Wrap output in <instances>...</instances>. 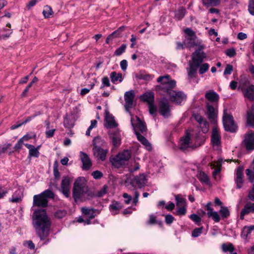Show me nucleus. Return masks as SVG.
<instances>
[{
	"mask_svg": "<svg viewBox=\"0 0 254 254\" xmlns=\"http://www.w3.org/2000/svg\"><path fill=\"white\" fill-rule=\"evenodd\" d=\"M33 225L36 234L41 240L49 235L51 222L45 209L36 210L32 216Z\"/></svg>",
	"mask_w": 254,
	"mask_h": 254,
	"instance_id": "f257e3e1",
	"label": "nucleus"
},
{
	"mask_svg": "<svg viewBox=\"0 0 254 254\" xmlns=\"http://www.w3.org/2000/svg\"><path fill=\"white\" fill-rule=\"evenodd\" d=\"M72 196L74 200L84 201L94 197L95 194L89 190L86 184V180L84 177H78L74 182Z\"/></svg>",
	"mask_w": 254,
	"mask_h": 254,
	"instance_id": "f03ea898",
	"label": "nucleus"
},
{
	"mask_svg": "<svg viewBox=\"0 0 254 254\" xmlns=\"http://www.w3.org/2000/svg\"><path fill=\"white\" fill-rule=\"evenodd\" d=\"M157 82H160L161 84L156 86V90L163 91L165 93L168 90L174 89L176 84V81L171 79L170 76L169 75L159 77L157 78Z\"/></svg>",
	"mask_w": 254,
	"mask_h": 254,
	"instance_id": "7ed1b4c3",
	"label": "nucleus"
},
{
	"mask_svg": "<svg viewBox=\"0 0 254 254\" xmlns=\"http://www.w3.org/2000/svg\"><path fill=\"white\" fill-rule=\"evenodd\" d=\"M130 157V151L127 150L119 153L111 161L113 165L117 168H120L121 166L124 165L126 162L128 161Z\"/></svg>",
	"mask_w": 254,
	"mask_h": 254,
	"instance_id": "20e7f679",
	"label": "nucleus"
},
{
	"mask_svg": "<svg viewBox=\"0 0 254 254\" xmlns=\"http://www.w3.org/2000/svg\"><path fill=\"white\" fill-rule=\"evenodd\" d=\"M223 123L224 128L226 131L234 132L237 128V125L234 122L233 116L228 114L226 110L224 111Z\"/></svg>",
	"mask_w": 254,
	"mask_h": 254,
	"instance_id": "39448f33",
	"label": "nucleus"
},
{
	"mask_svg": "<svg viewBox=\"0 0 254 254\" xmlns=\"http://www.w3.org/2000/svg\"><path fill=\"white\" fill-rule=\"evenodd\" d=\"M238 89L241 90L245 98L252 101L254 100V85L249 84V83L245 82H241L238 87Z\"/></svg>",
	"mask_w": 254,
	"mask_h": 254,
	"instance_id": "423d86ee",
	"label": "nucleus"
},
{
	"mask_svg": "<svg viewBox=\"0 0 254 254\" xmlns=\"http://www.w3.org/2000/svg\"><path fill=\"white\" fill-rule=\"evenodd\" d=\"M165 93L169 96L170 100L176 104L181 103L186 98V96L183 92L174 90L173 89L168 90Z\"/></svg>",
	"mask_w": 254,
	"mask_h": 254,
	"instance_id": "0eeeda50",
	"label": "nucleus"
},
{
	"mask_svg": "<svg viewBox=\"0 0 254 254\" xmlns=\"http://www.w3.org/2000/svg\"><path fill=\"white\" fill-rule=\"evenodd\" d=\"M159 112L165 118H169L171 115V106L165 98H163L159 102Z\"/></svg>",
	"mask_w": 254,
	"mask_h": 254,
	"instance_id": "6e6552de",
	"label": "nucleus"
},
{
	"mask_svg": "<svg viewBox=\"0 0 254 254\" xmlns=\"http://www.w3.org/2000/svg\"><path fill=\"white\" fill-rule=\"evenodd\" d=\"M135 120L134 118L131 119V123L135 134L136 135V133H139V131L144 133L147 130L145 123L142 122L139 117L135 116Z\"/></svg>",
	"mask_w": 254,
	"mask_h": 254,
	"instance_id": "1a4fd4ad",
	"label": "nucleus"
},
{
	"mask_svg": "<svg viewBox=\"0 0 254 254\" xmlns=\"http://www.w3.org/2000/svg\"><path fill=\"white\" fill-rule=\"evenodd\" d=\"M192 62L191 63L200 66L203 61V59L206 57L205 54L202 51V46H200L198 49L195 51L191 56Z\"/></svg>",
	"mask_w": 254,
	"mask_h": 254,
	"instance_id": "9d476101",
	"label": "nucleus"
},
{
	"mask_svg": "<svg viewBox=\"0 0 254 254\" xmlns=\"http://www.w3.org/2000/svg\"><path fill=\"white\" fill-rule=\"evenodd\" d=\"M147 183L146 176L144 174H140L139 175L135 176L131 180V184L132 186L137 187L141 189L144 187Z\"/></svg>",
	"mask_w": 254,
	"mask_h": 254,
	"instance_id": "9b49d317",
	"label": "nucleus"
},
{
	"mask_svg": "<svg viewBox=\"0 0 254 254\" xmlns=\"http://www.w3.org/2000/svg\"><path fill=\"white\" fill-rule=\"evenodd\" d=\"M245 147L248 150L254 149V131H249L245 135L243 142Z\"/></svg>",
	"mask_w": 254,
	"mask_h": 254,
	"instance_id": "f8f14e48",
	"label": "nucleus"
},
{
	"mask_svg": "<svg viewBox=\"0 0 254 254\" xmlns=\"http://www.w3.org/2000/svg\"><path fill=\"white\" fill-rule=\"evenodd\" d=\"M244 168L242 166H239L237 168L236 175L234 178L236 188L240 189L242 188L244 182V176L243 174Z\"/></svg>",
	"mask_w": 254,
	"mask_h": 254,
	"instance_id": "ddd939ff",
	"label": "nucleus"
},
{
	"mask_svg": "<svg viewBox=\"0 0 254 254\" xmlns=\"http://www.w3.org/2000/svg\"><path fill=\"white\" fill-rule=\"evenodd\" d=\"M71 181L68 176H64L61 183V191L66 197H68L70 194Z\"/></svg>",
	"mask_w": 254,
	"mask_h": 254,
	"instance_id": "4468645a",
	"label": "nucleus"
},
{
	"mask_svg": "<svg viewBox=\"0 0 254 254\" xmlns=\"http://www.w3.org/2000/svg\"><path fill=\"white\" fill-rule=\"evenodd\" d=\"M48 200L45 198L41 194H36L33 196V206L46 207L48 206Z\"/></svg>",
	"mask_w": 254,
	"mask_h": 254,
	"instance_id": "2eb2a0df",
	"label": "nucleus"
},
{
	"mask_svg": "<svg viewBox=\"0 0 254 254\" xmlns=\"http://www.w3.org/2000/svg\"><path fill=\"white\" fill-rule=\"evenodd\" d=\"M206 108L208 118L212 122H214L217 114V107L213 106L210 103H207Z\"/></svg>",
	"mask_w": 254,
	"mask_h": 254,
	"instance_id": "dca6fc26",
	"label": "nucleus"
},
{
	"mask_svg": "<svg viewBox=\"0 0 254 254\" xmlns=\"http://www.w3.org/2000/svg\"><path fill=\"white\" fill-rule=\"evenodd\" d=\"M134 96V92L132 90L125 92L124 98L126 103L125 106L126 110H128L132 107Z\"/></svg>",
	"mask_w": 254,
	"mask_h": 254,
	"instance_id": "f3484780",
	"label": "nucleus"
},
{
	"mask_svg": "<svg viewBox=\"0 0 254 254\" xmlns=\"http://www.w3.org/2000/svg\"><path fill=\"white\" fill-rule=\"evenodd\" d=\"M109 138L113 145L116 147L121 144V134L118 130H110L109 132Z\"/></svg>",
	"mask_w": 254,
	"mask_h": 254,
	"instance_id": "a211bd4d",
	"label": "nucleus"
},
{
	"mask_svg": "<svg viewBox=\"0 0 254 254\" xmlns=\"http://www.w3.org/2000/svg\"><path fill=\"white\" fill-rule=\"evenodd\" d=\"M212 205L211 202H208L206 204L205 207L207 210L206 214L209 218H212L215 222H218L220 220V216L217 212L213 211V209L211 207Z\"/></svg>",
	"mask_w": 254,
	"mask_h": 254,
	"instance_id": "6ab92c4d",
	"label": "nucleus"
},
{
	"mask_svg": "<svg viewBox=\"0 0 254 254\" xmlns=\"http://www.w3.org/2000/svg\"><path fill=\"white\" fill-rule=\"evenodd\" d=\"M93 154L95 157L99 160L104 161L106 159L107 154L108 152L107 148H93Z\"/></svg>",
	"mask_w": 254,
	"mask_h": 254,
	"instance_id": "aec40b11",
	"label": "nucleus"
},
{
	"mask_svg": "<svg viewBox=\"0 0 254 254\" xmlns=\"http://www.w3.org/2000/svg\"><path fill=\"white\" fill-rule=\"evenodd\" d=\"M80 159L82 163V169L84 170H88L92 166V162L88 155L84 153L80 152Z\"/></svg>",
	"mask_w": 254,
	"mask_h": 254,
	"instance_id": "412c9836",
	"label": "nucleus"
},
{
	"mask_svg": "<svg viewBox=\"0 0 254 254\" xmlns=\"http://www.w3.org/2000/svg\"><path fill=\"white\" fill-rule=\"evenodd\" d=\"M211 143L213 147H218L221 144V137L217 128H214L211 135Z\"/></svg>",
	"mask_w": 254,
	"mask_h": 254,
	"instance_id": "4be33fe9",
	"label": "nucleus"
},
{
	"mask_svg": "<svg viewBox=\"0 0 254 254\" xmlns=\"http://www.w3.org/2000/svg\"><path fill=\"white\" fill-rule=\"evenodd\" d=\"M250 213H254V203L249 202L245 204L240 214V218L244 219V216Z\"/></svg>",
	"mask_w": 254,
	"mask_h": 254,
	"instance_id": "5701e85b",
	"label": "nucleus"
},
{
	"mask_svg": "<svg viewBox=\"0 0 254 254\" xmlns=\"http://www.w3.org/2000/svg\"><path fill=\"white\" fill-rule=\"evenodd\" d=\"M205 98L211 103H217L219 99V95L213 90H210L206 92Z\"/></svg>",
	"mask_w": 254,
	"mask_h": 254,
	"instance_id": "b1692460",
	"label": "nucleus"
},
{
	"mask_svg": "<svg viewBox=\"0 0 254 254\" xmlns=\"http://www.w3.org/2000/svg\"><path fill=\"white\" fill-rule=\"evenodd\" d=\"M190 134L187 133L186 135L182 137L180 142V149L183 151L186 150L190 147Z\"/></svg>",
	"mask_w": 254,
	"mask_h": 254,
	"instance_id": "393cba45",
	"label": "nucleus"
},
{
	"mask_svg": "<svg viewBox=\"0 0 254 254\" xmlns=\"http://www.w3.org/2000/svg\"><path fill=\"white\" fill-rule=\"evenodd\" d=\"M140 99L149 104L154 102V94L152 92H146L141 95Z\"/></svg>",
	"mask_w": 254,
	"mask_h": 254,
	"instance_id": "a878e982",
	"label": "nucleus"
},
{
	"mask_svg": "<svg viewBox=\"0 0 254 254\" xmlns=\"http://www.w3.org/2000/svg\"><path fill=\"white\" fill-rule=\"evenodd\" d=\"M106 127L109 128H112L117 126V124L116 123L114 117L110 114H107L106 116Z\"/></svg>",
	"mask_w": 254,
	"mask_h": 254,
	"instance_id": "bb28decb",
	"label": "nucleus"
},
{
	"mask_svg": "<svg viewBox=\"0 0 254 254\" xmlns=\"http://www.w3.org/2000/svg\"><path fill=\"white\" fill-rule=\"evenodd\" d=\"M24 145L29 150V155L30 156H33L35 157H38L39 156V147L36 148L34 146L27 143L25 144Z\"/></svg>",
	"mask_w": 254,
	"mask_h": 254,
	"instance_id": "cd10ccee",
	"label": "nucleus"
},
{
	"mask_svg": "<svg viewBox=\"0 0 254 254\" xmlns=\"http://www.w3.org/2000/svg\"><path fill=\"white\" fill-rule=\"evenodd\" d=\"M110 75L112 82L114 84L118 82H121L123 80L122 73H117L116 72L113 71L110 73Z\"/></svg>",
	"mask_w": 254,
	"mask_h": 254,
	"instance_id": "c85d7f7f",
	"label": "nucleus"
},
{
	"mask_svg": "<svg viewBox=\"0 0 254 254\" xmlns=\"http://www.w3.org/2000/svg\"><path fill=\"white\" fill-rule=\"evenodd\" d=\"M106 142L100 137H96L93 141V148H100L105 147L106 145Z\"/></svg>",
	"mask_w": 254,
	"mask_h": 254,
	"instance_id": "c756f323",
	"label": "nucleus"
},
{
	"mask_svg": "<svg viewBox=\"0 0 254 254\" xmlns=\"http://www.w3.org/2000/svg\"><path fill=\"white\" fill-rule=\"evenodd\" d=\"M198 67H199V66H197L196 65L190 62L189 67L188 69V76L190 78H191L195 76Z\"/></svg>",
	"mask_w": 254,
	"mask_h": 254,
	"instance_id": "7c9ffc66",
	"label": "nucleus"
},
{
	"mask_svg": "<svg viewBox=\"0 0 254 254\" xmlns=\"http://www.w3.org/2000/svg\"><path fill=\"white\" fill-rule=\"evenodd\" d=\"M196 37H185L184 43L187 48L193 47L196 45Z\"/></svg>",
	"mask_w": 254,
	"mask_h": 254,
	"instance_id": "2f4dec72",
	"label": "nucleus"
},
{
	"mask_svg": "<svg viewBox=\"0 0 254 254\" xmlns=\"http://www.w3.org/2000/svg\"><path fill=\"white\" fill-rule=\"evenodd\" d=\"M247 123L252 127H254V104L252 105L251 110L247 113Z\"/></svg>",
	"mask_w": 254,
	"mask_h": 254,
	"instance_id": "473e14b6",
	"label": "nucleus"
},
{
	"mask_svg": "<svg viewBox=\"0 0 254 254\" xmlns=\"http://www.w3.org/2000/svg\"><path fill=\"white\" fill-rule=\"evenodd\" d=\"M122 208L120 203L117 201H113L110 205L109 208L113 215H115L118 213V211Z\"/></svg>",
	"mask_w": 254,
	"mask_h": 254,
	"instance_id": "72a5a7b5",
	"label": "nucleus"
},
{
	"mask_svg": "<svg viewBox=\"0 0 254 254\" xmlns=\"http://www.w3.org/2000/svg\"><path fill=\"white\" fill-rule=\"evenodd\" d=\"M23 194L20 190H17L12 195V197L9 199L11 202L18 203L22 201Z\"/></svg>",
	"mask_w": 254,
	"mask_h": 254,
	"instance_id": "f704fd0d",
	"label": "nucleus"
},
{
	"mask_svg": "<svg viewBox=\"0 0 254 254\" xmlns=\"http://www.w3.org/2000/svg\"><path fill=\"white\" fill-rule=\"evenodd\" d=\"M95 209L92 208H88L85 207L81 208L82 213L83 214L88 216L90 219H92L95 217Z\"/></svg>",
	"mask_w": 254,
	"mask_h": 254,
	"instance_id": "c9c22d12",
	"label": "nucleus"
},
{
	"mask_svg": "<svg viewBox=\"0 0 254 254\" xmlns=\"http://www.w3.org/2000/svg\"><path fill=\"white\" fill-rule=\"evenodd\" d=\"M136 137L137 139L146 147L147 150H150L151 149V145L145 137L140 133H136Z\"/></svg>",
	"mask_w": 254,
	"mask_h": 254,
	"instance_id": "e433bc0d",
	"label": "nucleus"
},
{
	"mask_svg": "<svg viewBox=\"0 0 254 254\" xmlns=\"http://www.w3.org/2000/svg\"><path fill=\"white\" fill-rule=\"evenodd\" d=\"M254 230V225L250 226H245L241 233V236L247 239L249 236L251 234L253 231Z\"/></svg>",
	"mask_w": 254,
	"mask_h": 254,
	"instance_id": "4c0bfd02",
	"label": "nucleus"
},
{
	"mask_svg": "<svg viewBox=\"0 0 254 254\" xmlns=\"http://www.w3.org/2000/svg\"><path fill=\"white\" fill-rule=\"evenodd\" d=\"M198 178L199 180V181L203 183H204L208 185H209L210 184V182L209 177L203 172H201L199 173L198 176Z\"/></svg>",
	"mask_w": 254,
	"mask_h": 254,
	"instance_id": "58836bf2",
	"label": "nucleus"
},
{
	"mask_svg": "<svg viewBox=\"0 0 254 254\" xmlns=\"http://www.w3.org/2000/svg\"><path fill=\"white\" fill-rule=\"evenodd\" d=\"M42 13L46 18L51 17L54 13L51 7L48 5L44 6Z\"/></svg>",
	"mask_w": 254,
	"mask_h": 254,
	"instance_id": "ea45409f",
	"label": "nucleus"
},
{
	"mask_svg": "<svg viewBox=\"0 0 254 254\" xmlns=\"http://www.w3.org/2000/svg\"><path fill=\"white\" fill-rule=\"evenodd\" d=\"M186 12V9L181 7L175 11V17L179 20H181L184 17Z\"/></svg>",
	"mask_w": 254,
	"mask_h": 254,
	"instance_id": "a19ab883",
	"label": "nucleus"
},
{
	"mask_svg": "<svg viewBox=\"0 0 254 254\" xmlns=\"http://www.w3.org/2000/svg\"><path fill=\"white\" fill-rule=\"evenodd\" d=\"M204 5L209 7L210 6H216L220 3L221 0H202Z\"/></svg>",
	"mask_w": 254,
	"mask_h": 254,
	"instance_id": "79ce46f5",
	"label": "nucleus"
},
{
	"mask_svg": "<svg viewBox=\"0 0 254 254\" xmlns=\"http://www.w3.org/2000/svg\"><path fill=\"white\" fill-rule=\"evenodd\" d=\"M219 212L223 218H226L230 215V212L227 207L221 206Z\"/></svg>",
	"mask_w": 254,
	"mask_h": 254,
	"instance_id": "37998d69",
	"label": "nucleus"
},
{
	"mask_svg": "<svg viewBox=\"0 0 254 254\" xmlns=\"http://www.w3.org/2000/svg\"><path fill=\"white\" fill-rule=\"evenodd\" d=\"M41 194L45 198L47 199L48 198H54L55 196L54 192L49 189L43 191Z\"/></svg>",
	"mask_w": 254,
	"mask_h": 254,
	"instance_id": "c03bdc74",
	"label": "nucleus"
},
{
	"mask_svg": "<svg viewBox=\"0 0 254 254\" xmlns=\"http://www.w3.org/2000/svg\"><path fill=\"white\" fill-rule=\"evenodd\" d=\"M246 174L248 177V180L250 182L253 183L254 182V170L252 168V169H247L246 170Z\"/></svg>",
	"mask_w": 254,
	"mask_h": 254,
	"instance_id": "a18cd8bd",
	"label": "nucleus"
},
{
	"mask_svg": "<svg viewBox=\"0 0 254 254\" xmlns=\"http://www.w3.org/2000/svg\"><path fill=\"white\" fill-rule=\"evenodd\" d=\"M176 205L177 207H185L186 205V199L179 197L178 195L176 196Z\"/></svg>",
	"mask_w": 254,
	"mask_h": 254,
	"instance_id": "49530a36",
	"label": "nucleus"
},
{
	"mask_svg": "<svg viewBox=\"0 0 254 254\" xmlns=\"http://www.w3.org/2000/svg\"><path fill=\"white\" fill-rule=\"evenodd\" d=\"M185 37H196L195 33L190 28H187L184 30Z\"/></svg>",
	"mask_w": 254,
	"mask_h": 254,
	"instance_id": "de8ad7c7",
	"label": "nucleus"
},
{
	"mask_svg": "<svg viewBox=\"0 0 254 254\" xmlns=\"http://www.w3.org/2000/svg\"><path fill=\"white\" fill-rule=\"evenodd\" d=\"M222 250L224 252L229 251L231 253H233L234 248L232 244H229L228 245L223 244L222 246Z\"/></svg>",
	"mask_w": 254,
	"mask_h": 254,
	"instance_id": "09e8293b",
	"label": "nucleus"
},
{
	"mask_svg": "<svg viewBox=\"0 0 254 254\" xmlns=\"http://www.w3.org/2000/svg\"><path fill=\"white\" fill-rule=\"evenodd\" d=\"M126 48V45L123 44L120 47L116 49L114 54L117 56H120L125 51Z\"/></svg>",
	"mask_w": 254,
	"mask_h": 254,
	"instance_id": "8fccbe9b",
	"label": "nucleus"
},
{
	"mask_svg": "<svg viewBox=\"0 0 254 254\" xmlns=\"http://www.w3.org/2000/svg\"><path fill=\"white\" fill-rule=\"evenodd\" d=\"M110 86V82L109 78L107 76H104L102 79V85L101 89H103L105 87H109Z\"/></svg>",
	"mask_w": 254,
	"mask_h": 254,
	"instance_id": "3c124183",
	"label": "nucleus"
},
{
	"mask_svg": "<svg viewBox=\"0 0 254 254\" xmlns=\"http://www.w3.org/2000/svg\"><path fill=\"white\" fill-rule=\"evenodd\" d=\"M209 67V65L207 63L203 64L199 67V73L202 74L206 72Z\"/></svg>",
	"mask_w": 254,
	"mask_h": 254,
	"instance_id": "603ef678",
	"label": "nucleus"
},
{
	"mask_svg": "<svg viewBox=\"0 0 254 254\" xmlns=\"http://www.w3.org/2000/svg\"><path fill=\"white\" fill-rule=\"evenodd\" d=\"M202 227L194 229L191 233V236L193 237H198L202 233Z\"/></svg>",
	"mask_w": 254,
	"mask_h": 254,
	"instance_id": "864d4df0",
	"label": "nucleus"
},
{
	"mask_svg": "<svg viewBox=\"0 0 254 254\" xmlns=\"http://www.w3.org/2000/svg\"><path fill=\"white\" fill-rule=\"evenodd\" d=\"M12 145L11 143H5L2 146H0V156L4 153Z\"/></svg>",
	"mask_w": 254,
	"mask_h": 254,
	"instance_id": "5fc2aeb1",
	"label": "nucleus"
},
{
	"mask_svg": "<svg viewBox=\"0 0 254 254\" xmlns=\"http://www.w3.org/2000/svg\"><path fill=\"white\" fill-rule=\"evenodd\" d=\"M175 220V218L171 214L165 216V221L167 224H171Z\"/></svg>",
	"mask_w": 254,
	"mask_h": 254,
	"instance_id": "6e6d98bb",
	"label": "nucleus"
},
{
	"mask_svg": "<svg viewBox=\"0 0 254 254\" xmlns=\"http://www.w3.org/2000/svg\"><path fill=\"white\" fill-rule=\"evenodd\" d=\"M248 10L251 14L254 15V0H249Z\"/></svg>",
	"mask_w": 254,
	"mask_h": 254,
	"instance_id": "4d7b16f0",
	"label": "nucleus"
},
{
	"mask_svg": "<svg viewBox=\"0 0 254 254\" xmlns=\"http://www.w3.org/2000/svg\"><path fill=\"white\" fill-rule=\"evenodd\" d=\"M107 187L106 186H104L101 190H99L97 192L96 195L98 197H102L104 194H105L107 193Z\"/></svg>",
	"mask_w": 254,
	"mask_h": 254,
	"instance_id": "13d9d810",
	"label": "nucleus"
},
{
	"mask_svg": "<svg viewBox=\"0 0 254 254\" xmlns=\"http://www.w3.org/2000/svg\"><path fill=\"white\" fill-rule=\"evenodd\" d=\"M157 223V221L156 220V217L151 214L149 216V219L147 222V224L148 225H154Z\"/></svg>",
	"mask_w": 254,
	"mask_h": 254,
	"instance_id": "bf43d9fd",
	"label": "nucleus"
},
{
	"mask_svg": "<svg viewBox=\"0 0 254 254\" xmlns=\"http://www.w3.org/2000/svg\"><path fill=\"white\" fill-rule=\"evenodd\" d=\"M23 143L21 139H19L17 143L15 145L14 149L16 151L19 152V150L22 148Z\"/></svg>",
	"mask_w": 254,
	"mask_h": 254,
	"instance_id": "052dcab7",
	"label": "nucleus"
},
{
	"mask_svg": "<svg viewBox=\"0 0 254 254\" xmlns=\"http://www.w3.org/2000/svg\"><path fill=\"white\" fill-rule=\"evenodd\" d=\"M91 175L95 179H99L103 176L102 173L98 170L93 172Z\"/></svg>",
	"mask_w": 254,
	"mask_h": 254,
	"instance_id": "680f3d73",
	"label": "nucleus"
},
{
	"mask_svg": "<svg viewBox=\"0 0 254 254\" xmlns=\"http://www.w3.org/2000/svg\"><path fill=\"white\" fill-rule=\"evenodd\" d=\"M149 107V111L150 114L153 115L156 112V108L154 104V102L148 104Z\"/></svg>",
	"mask_w": 254,
	"mask_h": 254,
	"instance_id": "e2e57ef3",
	"label": "nucleus"
},
{
	"mask_svg": "<svg viewBox=\"0 0 254 254\" xmlns=\"http://www.w3.org/2000/svg\"><path fill=\"white\" fill-rule=\"evenodd\" d=\"M124 29V27H120L117 30L114 31L112 34H111L110 35L111 36V38L113 39L115 37H118L121 33V32L123 31Z\"/></svg>",
	"mask_w": 254,
	"mask_h": 254,
	"instance_id": "0e129e2a",
	"label": "nucleus"
},
{
	"mask_svg": "<svg viewBox=\"0 0 254 254\" xmlns=\"http://www.w3.org/2000/svg\"><path fill=\"white\" fill-rule=\"evenodd\" d=\"M190 218L195 223H199L201 221V218L195 214H191L190 216Z\"/></svg>",
	"mask_w": 254,
	"mask_h": 254,
	"instance_id": "69168bd1",
	"label": "nucleus"
},
{
	"mask_svg": "<svg viewBox=\"0 0 254 254\" xmlns=\"http://www.w3.org/2000/svg\"><path fill=\"white\" fill-rule=\"evenodd\" d=\"M200 126L203 128L202 129L203 131H207L209 127V124L206 120L204 119L201 123L199 124Z\"/></svg>",
	"mask_w": 254,
	"mask_h": 254,
	"instance_id": "338daca9",
	"label": "nucleus"
},
{
	"mask_svg": "<svg viewBox=\"0 0 254 254\" xmlns=\"http://www.w3.org/2000/svg\"><path fill=\"white\" fill-rule=\"evenodd\" d=\"M226 55L229 57H233L236 55V53L234 48L228 49L226 52Z\"/></svg>",
	"mask_w": 254,
	"mask_h": 254,
	"instance_id": "774afa93",
	"label": "nucleus"
}]
</instances>
